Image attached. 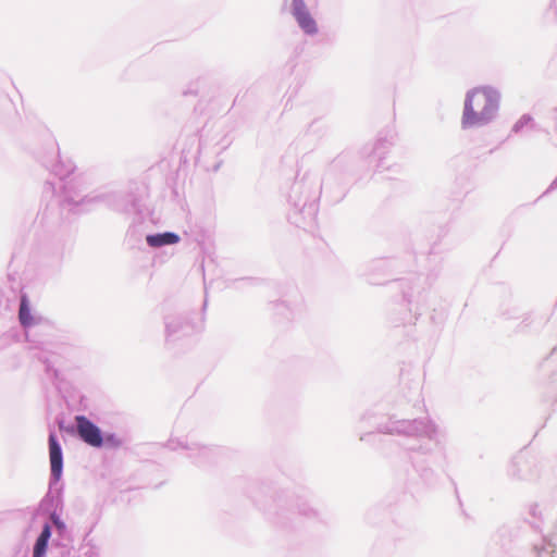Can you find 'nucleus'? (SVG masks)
Returning a JSON list of instances; mask_svg holds the SVG:
<instances>
[{"mask_svg":"<svg viewBox=\"0 0 557 557\" xmlns=\"http://www.w3.org/2000/svg\"><path fill=\"white\" fill-rule=\"evenodd\" d=\"M500 94L484 86L469 90L466 95L461 119L462 128L482 127L491 123L499 110Z\"/></svg>","mask_w":557,"mask_h":557,"instance_id":"f257e3e1","label":"nucleus"},{"mask_svg":"<svg viewBox=\"0 0 557 557\" xmlns=\"http://www.w3.org/2000/svg\"><path fill=\"white\" fill-rule=\"evenodd\" d=\"M385 433H397V434H408V435H419L426 436L429 438H434L437 429L435 424L425 419V420H403L393 422L391 426H386L382 430Z\"/></svg>","mask_w":557,"mask_h":557,"instance_id":"f03ea898","label":"nucleus"},{"mask_svg":"<svg viewBox=\"0 0 557 557\" xmlns=\"http://www.w3.org/2000/svg\"><path fill=\"white\" fill-rule=\"evenodd\" d=\"M292 15L306 35L314 36L318 34V24L311 15L305 0H292Z\"/></svg>","mask_w":557,"mask_h":557,"instance_id":"7ed1b4c3","label":"nucleus"},{"mask_svg":"<svg viewBox=\"0 0 557 557\" xmlns=\"http://www.w3.org/2000/svg\"><path fill=\"white\" fill-rule=\"evenodd\" d=\"M75 421L77 433L85 443L92 447H100L102 445V433L94 422L85 416H77Z\"/></svg>","mask_w":557,"mask_h":557,"instance_id":"20e7f679","label":"nucleus"},{"mask_svg":"<svg viewBox=\"0 0 557 557\" xmlns=\"http://www.w3.org/2000/svg\"><path fill=\"white\" fill-rule=\"evenodd\" d=\"M49 453L51 474L53 479L58 481L61 478L63 470V455L61 445L59 444L54 433H50L49 435Z\"/></svg>","mask_w":557,"mask_h":557,"instance_id":"39448f33","label":"nucleus"},{"mask_svg":"<svg viewBox=\"0 0 557 557\" xmlns=\"http://www.w3.org/2000/svg\"><path fill=\"white\" fill-rule=\"evenodd\" d=\"M50 554L52 557H82L79 549L72 546L71 541L66 536L60 540H53Z\"/></svg>","mask_w":557,"mask_h":557,"instance_id":"423d86ee","label":"nucleus"},{"mask_svg":"<svg viewBox=\"0 0 557 557\" xmlns=\"http://www.w3.org/2000/svg\"><path fill=\"white\" fill-rule=\"evenodd\" d=\"M147 244L150 247H162L166 245H174L180 242L178 234L174 232H164L158 234H151L146 237Z\"/></svg>","mask_w":557,"mask_h":557,"instance_id":"0eeeda50","label":"nucleus"},{"mask_svg":"<svg viewBox=\"0 0 557 557\" xmlns=\"http://www.w3.org/2000/svg\"><path fill=\"white\" fill-rule=\"evenodd\" d=\"M50 537L51 527L46 523L34 545L33 557H46Z\"/></svg>","mask_w":557,"mask_h":557,"instance_id":"6e6552de","label":"nucleus"},{"mask_svg":"<svg viewBox=\"0 0 557 557\" xmlns=\"http://www.w3.org/2000/svg\"><path fill=\"white\" fill-rule=\"evenodd\" d=\"M18 319L21 324L24 327H29L34 324V319L30 313V307L28 304V299L25 295L21 297L20 310H18Z\"/></svg>","mask_w":557,"mask_h":557,"instance_id":"1a4fd4ad","label":"nucleus"},{"mask_svg":"<svg viewBox=\"0 0 557 557\" xmlns=\"http://www.w3.org/2000/svg\"><path fill=\"white\" fill-rule=\"evenodd\" d=\"M531 116L529 115H523L522 117H520L516 124L513 125V131L515 132H519L520 129H522L527 124H529L531 122Z\"/></svg>","mask_w":557,"mask_h":557,"instance_id":"9d476101","label":"nucleus"},{"mask_svg":"<svg viewBox=\"0 0 557 557\" xmlns=\"http://www.w3.org/2000/svg\"><path fill=\"white\" fill-rule=\"evenodd\" d=\"M51 519H52L54 525L57 527V529L60 531V533H64L66 531L65 523L62 521V519L58 515L53 513L51 516ZM62 536H63V534H61V537Z\"/></svg>","mask_w":557,"mask_h":557,"instance_id":"9b49d317","label":"nucleus"}]
</instances>
